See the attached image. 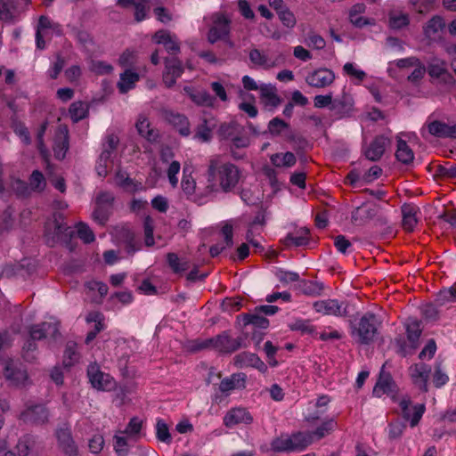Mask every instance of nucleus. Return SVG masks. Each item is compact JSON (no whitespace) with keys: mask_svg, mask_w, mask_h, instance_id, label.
Segmentation results:
<instances>
[{"mask_svg":"<svg viewBox=\"0 0 456 456\" xmlns=\"http://www.w3.org/2000/svg\"><path fill=\"white\" fill-rule=\"evenodd\" d=\"M205 191L211 196L233 192L243 180V170L221 154L210 156L204 173Z\"/></svg>","mask_w":456,"mask_h":456,"instance_id":"1","label":"nucleus"},{"mask_svg":"<svg viewBox=\"0 0 456 456\" xmlns=\"http://www.w3.org/2000/svg\"><path fill=\"white\" fill-rule=\"evenodd\" d=\"M381 321L371 313H365L358 322L351 323V336L362 345H369L378 335Z\"/></svg>","mask_w":456,"mask_h":456,"instance_id":"2","label":"nucleus"},{"mask_svg":"<svg viewBox=\"0 0 456 456\" xmlns=\"http://www.w3.org/2000/svg\"><path fill=\"white\" fill-rule=\"evenodd\" d=\"M242 341V338H232L227 331H224L216 338L206 339L201 342H195L193 350L213 347L219 352L232 353L241 347Z\"/></svg>","mask_w":456,"mask_h":456,"instance_id":"3","label":"nucleus"},{"mask_svg":"<svg viewBox=\"0 0 456 456\" xmlns=\"http://www.w3.org/2000/svg\"><path fill=\"white\" fill-rule=\"evenodd\" d=\"M427 72L431 77V82L450 91L455 85V78L448 71L447 63L439 59L432 60L428 67Z\"/></svg>","mask_w":456,"mask_h":456,"instance_id":"4","label":"nucleus"},{"mask_svg":"<svg viewBox=\"0 0 456 456\" xmlns=\"http://www.w3.org/2000/svg\"><path fill=\"white\" fill-rule=\"evenodd\" d=\"M189 169L183 167V175L181 181V187L187 198L198 204L205 203L210 197L209 193L205 191L206 183L203 186L198 185L195 179L189 173Z\"/></svg>","mask_w":456,"mask_h":456,"instance_id":"5","label":"nucleus"},{"mask_svg":"<svg viewBox=\"0 0 456 456\" xmlns=\"http://www.w3.org/2000/svg\"><path fill=\"white\" fill-rule=\"evenodd\" d=\"M4 376L10 386L16 387H26L29 383V379L26 368L22 363L9 360L4 363Z\"/></svg>","mask_w":456,"mask_h":456,"instance_id":"6","label":"nucleus"},{"mask_svg":"<svg viewBox=\"0 0 456 456\" xmlns=\"http://www.w3.org/2000/svg\"><path fill=\"white\" fill-rule=\"evenodd\" d=\"M314 310L322 315L346 317L348 315L347 303L335 298H327L315 301Z\"/></svg>","mask_w":456,"mask_h":456,"instance_id":"7","label":"nucleus"},{"mask_svg":"<svg viewBox=\"0 0 456 456\" xmlns=\"http://www.w3.org/2000/svg\"><path fill=\"white\" fill-rule=\"evenodd\" d=\"M212 26L208 33V40L215 44L220 40H225L230 34L231 20L223 13H215L211 17Z\"/></svg>","mask_w":456,"mask_h":456,"instance_id":"8","label":"nucleus"},{"mask_svg":"<svg viewBox=\"0 0 456 456\" xmlns=\"http://www.w3.org/2000/svg\"><path fill=\"white\" fill-rule=\"evenodd\" d=\"M19 419L24 423L44 425L49 420V411L45 404H30L20 412Z\"/></svg>","mask_w":456,"mask_h":456,"instance_id":"9","label":"nucleus"},{"mask_svg":"<svg viewBox=\"0 0 456 456\" xmlns=\"http://www.w3.org/2000/svg\"><path fill=\"white\" fill-rule=\"evenodd\" d=\"M87 376L93 387L110 391L115 388V380L107 373L102 372L96 363H91L87 368Z\"/></svg>","mask_w":456,"mask_h":456,"instance_id":"10","label":"nucleus"},{"mask_svg":"<svg viewBox=\"0 0 456 456\" xmlns=\"http://www.w3.org/2000/svg\"><path fill=\"white\" fill-rule=\"evenodd\" d=\"M399 407L404 419L409 420L411 427L419 424L425 411L424 403L412 404L409 396H403L399 401Z\"/></svg>","mask_w":456,"mask_h":456,"instance_id":"11","label":"nucleus"},{"mask_svg":"<svg viewBox=\"0 0 456 456\" xmlns=\"http://www.w3.org/2000/svg\"><path fill=\"white\" fill-rule=\"evenodd\" d=\"M115 242L123 247L128 254H134L139 249L134 232L126 225L117 226L112 232Z\"/></svg>","mask_w":456,"mask_h":456,"instance_id":"12","label":"nucleus"},{"mask_svg":"<svg viewBox=\"0 0 456 456\" xmlns=\"http://www.w3.org/2000/svg\"><path fill=\"white\" fill-rule=\"evenodd\" d=\"M28 333L32 340H41L46 338L56 339L60 336L59 323L57 322H44L34 324L28 328Z\"/></svg>","mask_w":456,"mask_h":456,"instance_id":"13","label":"nucleus"},{"mask_svg":"<svg viewBox=\"0 0 456 456\" xmlns=\"http://www.w3.org/2000/svg\"><path fill=\"white\" fill-rule=\"evenodd\" d=\"M335 80V74L332 70L321 68L311 73L305 77L308 86L316 88H324L330 86Z\"/></svg>","mask_w":456,"mask_h":456,"instance_id":"14","label":"nucleus"},{"mask_svg":"<svg viewBox=\"0 0 456 456\" xmlns=\"http://www.w3.org/2000/svg\"><path fill=\"white\" fill-rule=\"evenodd\" d=\"M183 72L182 62L176 58H167L165 60V71L163 73V83L167 87H172L177 78Z\"/></svg>","mask_w":456,"mask_h":456,"instance_id":"15","label":"nucleus"},{"mask_svg":"<svg viewBox=\"0 0 456 456\" xmlns=\"http://www.w3.org/2000/svg\"><path fill=\"white\" fill-rule=\"evenodd\" d=\"M223 421L226 428H231L241 423L250 424L253 421V418L246 408L235 407L226 412Z\"/></svg>","mask_w":456,"mask_h":456,"instance_id":"16","label":"nucleus"},{"mask_svg":"<svg viewBox=\"0 0 456 456\" xmlns=\"http://www.w3.org/2000/svg\"><path fill=\"white\" fill-rule=\"evenodd\" d=\"M425 126L428 132L435 137L456 139V124L449 125L443 121L428 120Z\"/></svg>","mask_w":456,"mask_h":456,"instance_id":"17","label":"nucleus"},{"mask_svg":"<svg viewBox=\"0 0 456 456\" xmlns=\"http://www.w3.org/2000/svg\"><path fill=\"white\" fill-rule=\"evenodd\" d=\"M412 382L422 391H428V380L431 372V367L426 363H415L409 368Z\"/></svg>","mask_w":456,"mask_h":456,"instance_id":"18","label":"nucleus"},{"mask_svg":"<svg viewBox=\"0 0 456 456\" xmlns=\"http://www.w3.org/2000/svg\"><path fill=\"white\" fill-rule=\"evenodd\" d=\"M391 143V140L385 135L376 136L368 148L364 151V155L370 161L379 160L387 147Z\"/></svg>","mask_w":456,"mask_h":456,"instance_id":"19","label":"nucleus"},{"mask_svg":"<svg viewBox=\"0 0 456 456\" xmlns=\"http://www.w3.org/2000/svg\"><path fill=\"white\" fill-rule=\"evenodd\" d=\"M152 38L156 44L163 45L170 54H176L180 52V45L176 37L167 30H158Z\"/></svg>","mask_w":456,"mask_h":456,"instance_id":"20","label":"nucleus"},{"mask_svg":"<svg viewBox=\"0 0 456 456\" xmlns=\"http://www.w3.org/2000/svg\"><path fill=\"white\" fill-rule=\"evenodd\" d=\"M69 150V131L67 126H60L55 135L53 152L57 159H63Z\"/></svg>","mask_w":456,"mask_h":456,"instance_id":"21","label":"nucleus"},{"mask_svg":"<svg viewBox=\"0 0 456 456\" xmlns=\"http://www.w3.org/2000/svg\"><path fill=\"white\" fill-rule=\"evenodd\" d=\"M246 387V375L244 373H233L224 378L219 384V390L225 395L236 389H243Z\"/></svg>","mask_w":456,"mask_h":456,"instance_id":"22","label":"nucleus"},{"mask_svg":"<svg viewBox=\"0 0 456 456\" xmlns=\"http://www.w3.org/2000/svg\"><path fill=\"white\" fill-rule=\"evenodd\" d=\"M117 4L122 8L134 7V20L137 22L148 18L150 11L149 0H116Z\"/></svg>","mask_w":456,"mask_h":456,"instance_id":"23","label":"nucleus"},{"mask_svg":"<svg viewBox=\"0 0 456 456\" xmlns=\"http://www.w3.org/2000/svg\"><path fill=\"white\" fill-rule=\"evenodd\" d=\"M183 92L190 99L198 106L213 107L215 104V97L206 90H198L192 86H184Z\"/></svg>","mask_w":456,"mask_h":456,"instance_id":"24","label":"nucleus"},{"mask_svg":"<svg viewBox=\"0 0 456 456\" xmlns=\"http://www.w3.org/2000/svg\"><path fill=\"white\" fill-rule=\"evenodd\" d=\"M115 183L124 191L134 193L145 190V187L139 181L129 177L128 174L123 170H118L115 174Z\"/></svg>","mask_w":456,"mask_h":456,"instance_id":"25","label":"nucleus"},{"mask_svg":"<svg viewBox=\"0 0 456 456\" xmlns=\"http://www.w3.org/2000/svg\"><path fill=\"white\" fill-rule=\"evenodd\" d=\"M366 11V5L362 3L354 4L348 12L350 22L355 27L362 28L368 25H373L374 20L362 16Z\"/></svg>","mask_w":456,"mask_h":456,"instance_id":"26","label":"nucleus"},{"mask_svg":"<svg viewBox=\"0 0 456 456\" xmlns=\"http://www.w3.org/2000/svg\"><path fill=\"white\" fill-rule=\"evenodd\" d=\"M309 229L306 227H300L295 229L293 232H289L282 240L286 247H301L309 243Z\"/></svg>","mask_w":456,"mask_h":456,"instance_id":"27","label":"nucleus"},{"mask_svg":"<svg viewBox=\"0 0 456 456\" xmlns=\"http://www.w3.org/2000/svg\"><path fill=\"white\" fill-rule=\"evenodd\" d=\"M167 120L184 137L191 134V125L188 118L180 113L167 112L166 114Z\"/></svg>","mask_w":456,"mask_h":456,"instance_id":"28","label":"nucleus"},{"mask_svg":"<svg viewBox=\"0 0 456 456\" xmlns=\"http://www.w3.org/2000/svg\"><path fill=\"white\" fill-rule=\"evenodd\" d=\"M56 437L63 452L73 456L77 454V445L72 438L71 431L68 428H61L56 431Z\"/></svg>","mask_w":456,"mask_h":456,"instance_id":"29","label":"nucleus"},{"mask_svg":"<svg viewBox=\"0 0 456 456\" xmlns=\"http://www.w3.org/2000/svg\"><path fill=\"white\" fill-rule=\"evenodd\" d=\"M403 227L407 232H412L418 224L417 213L419 208L412 204H403L401 208Z\"/></svg>","mask_w":456,"mask_h":456,"instance_id":"30","label":"nucleus"},{"mask_svg":"<svg viewBox=\"0 0 456 456\" xmlns=\"http://www.w3.org/2000/svg\"><path fill=\"white\" fill-rule=\"evenodd\" d=\"M353 106V98L349 94H344L340 98L333 100L330 110L339 118H343L351 113Z\"/></svg>","mask_w":456,"mask_h":456,"instance_id":"31","label":"nucleus"},{"mask_svg":"<svg viewBox=\"0 0 456 456\" xmlns=\"http://www.w3.org/2000/svg\"><path fill=\"white\" fill-rule=\"evenodd\" d=\"M445 28L444 20L441 16H434L424 27V34L430 40H436L441 37Z\"/></svg>","mask_w":456,"mask_h":456,"instance_id":"32","label":"nucleus"},{"mask_svg":"<svg viewBox=\"0 0 456 456\" xmlns=\"http://www.w3.org/2000/svg\"><path fill=\"white\" fill-rule=\"evenodd\" d=\"M235 364L240 368L254 367L258 370L265 369V363L253 353L243 352L237 354L234 358Z\"/></svg>","mask_w":456,"mask_h":456,"instance_id":"33","label":"nucleus"},{"mask_svg":"<svg viewBox=\"0 0 456 456\" xmlns=\"http://www.w3.org/2000/svg\"><path fill=\"white\" fill-rule=\"evenodd\" d=\"M140 76L138 73L132 69H126L120 74L119 81L117 84V87L120 94H126L129 90L134 88L135 84L139 81Z\"/></svg>","mask_w":456,"mask_h":456,"instance_id":"34","label":"nucleus"},{"mask_svg":"<svg viewBox=\"0 0 456 456\" xmlns=\"http://www.w3.org/2000/svg\"><path fill=\"white\" fill-rule=\"evenodd\" d=\"M135 127L137 129L138 134L142 137L145 138L147 141H157L159 137V132L158 130L151 127V122L146 117L140 115L136 121Z\"/></svg>","mask_w":456,"mask_h":456,"instance_id":"35","label":"nucleus"},{"mask_svg":"<svg viewBox=\"0 0 456 456\" xmlns=\"http://www.w3.org/2000/svg\"><path fill=\"white\" fill-rule=\"evenodd\" d=\"M243 129L244 127L236 121L224 122L218 127L217 135L220 140L231 142Z\"/></svg>","mask_w":456,"mask_h":456,"instance_id":"36","label":"nucleus"},{"mask_svg":"<svg viewBox=\"0 0 456 456\" xmlns=\"http://www.w3.org/2000/svg\"><path fill=\"white\" fill-rule=\"evenodd\" d=\"M379 210L378 205H362L352 213V219L358 224H362L374 218Z\"/></svg>","mask_w":456,"mask_h":456,"instance_id":"37","label":"nucleus"},{"mask_svg":"<svg viewBox=\"0 0 456 456\" xmlns=\"http://www.w3.org/2000/svg\"><path fill=\"white\" fill-rule=\"evenodd\" d=\"M395 387V385L391 376L381 371L372 393L377 397H381L384 395H391Z\"/></svg>","mask_w":456,"mask_h":456,"instance_id":"38","label":"nucleus"},{"mask_svg":"<svg viewBox=\"0 0 456 456\" xmlns=\"http://www.w3.org/2000/svg\"><path fill=\"white\" fill-rule=\"evenodd\" d=\"M336 427L337 421L335 418H329L324 419L320 426H318L314 430L310 432L315 442L331 434L335 430Z\"/></svg>","mask_w":456,"mask_h":456,"instance_id":"39","label":"nucleus"},{"mask_svg":"<svg viewBox=\"0 0 456 456\" xmlns=\"http://www.w3.org/2000/svg\"><path fill=\"white\" fill-rule=\"evenodd\" d=\"M249 144L250 138L245 129H243L241 133H239V134L231 141V155L233 159L239 160L243 158V156L235 151L234 149L247 148Z\"/></svg>","mask_w":456,"mask_h":456,"instance_id":"40","label":"nucleus"},{"mask_svg":"<svg viewBox=\"0 0 456 456\" xmlns=\"http://www.w3.org/2000/svg\"><path fill=\"white\" fill-rule=\"evenodd\" d=\"M89 105L86 102L77 101L70 104L69 114L73 122L77 123L88 116Z\"/></svg>","mask_w":456,"mask_h":456,"instance_id":"41","label":"nucleus"},{"mask_svg":"<svg viewBox=\"0 0 456 456\" xmlns=\"http://www.w3.org/2000/svg\"><path fill=\"white\" fill-rule=\"evenodd\" d=\"M260 97L265 106L277 107L281 100L276 94L275 87L270 85H263L259 87Z\"/></svg>","mask_w":456,"mask_h":456,"instance_id":"42","label":"nucleus"},{"mask_svg":"<svg viewBox=\"0 0 456 456\" xmlns=\"http://www.w3.org/2000/svg\"><path fill=\"white\" fill-rule=\"evenodd\" d=\"M396 159L404 164L409 165L414 159V153L407 142L402 139L397 140V148L395 151Z\"/></svg>","mask_w":456,"mask_h":456,"instance_id":"43","label":"nucleus"},{"mask_svg":"<svg viewBox=\"0 0 456 456\" xmlns=\"http://www.w3.org/2000/svg\"><path fill=\"white\" fill-rule=\"evenodd\" d=\"M248 58L251 64L254 67H261L264 69H269L273 66V62H272L268 56L262 51L253 48L248 53Z\"/></svg>","mask_w":456,"mask_h":456,"instance_id":"44","label":"nucleus"},{"mask_svg":"<svg viewBox=\"0 0 456 456\" xmlns=\"http://www.w3.org/2000/svg\"><path fill=\"white\" fill-rule=\"evenodd\" d=\"M407 338L412 344V349L418 346V341L421 335L420 322L416 319H410L406 323Z\"/></svg>","mask_w":456,"mask_h":456,"instance_id":"45","label":"nucleus"},{"mask_svg":"<svg viewBox=\"0 0 456 456\" xmlns=\"http://www.w3.org/2000/svg\"><path fill=\"white\" fill-rule=\"evenodd\" d=\"M270 159L276 167H291L297 162L296 156L290 151L273 154Z\"/></svg>","mask_w":456,"mask_h":456,"instance_id":"46","label":"nucleus"},{"mask_svg":"<svg viewBox=\"0 0 456 456\" xmlns=\"http://www.w3.org/2000/svg\"><path fill=\"white\" fill-rule=\"evenodd\" d=\"M289 328L292 331H299L302 334L317 335L316 328L311 323L310 320L295 319L289 323Z\"/></svg>","mask_w":456,"mask_h":456,"instance_id":"47","label":"nucleus"},{"mask_svg":"<svg viewBox=\"0 0 456 456\" xmlns=\"http://www.w3.org/2000/svg\"><path fill=\"white\" fill-rule=\"evenodd\" d=\"M167 261L175 273L182 274L190 267V263L185 258H180L175 253H168Z\"/></svg>","mask_w":456,"mask_h":456,"instance_id":"48","label":"nucleus"},{"mask_svg":"<svg viewBox=\"0 0 456 456\" xmlns=\"http://www.w3.org/2000/svg\"><path fill=\"white\" fill-rule=\"evenodd\" d=\"M291 439L293 451H303L314 442L310 431L293 434Z\"/></svg>","mask_w":456,"mask_h":456,"instance_id":"49","label":"nucleus"},{"mask_svg":"<svg viewBox=\"0 0 456 456\" xmlns=\"http://www.w3.org/2000/svg\"><path fill=\"white\" fill-rule=\"evenodd\" d=\"M213 126L214 124H210V121L204 118L202 123L197 126L193 138L201 142H210L212 139Z\"/></svg>","mask_w":456,"mask_h":456,"instance_id":"50","label":"nucleus"},{"mask_svg":"<svg viewBox=\"0 0 456 456\" xmlns=\"http://www.w3.org/2000/svg\"><path fill=\"white\" fill-rule=\"evenodd\" d=\"M301 291L306 296H321L324 290V285L321 281L304 280L300 283Z\"/></svg>","mask_w":456,"mask_h":456,"instance_id":"51","label":"nucleus"},{"mask_svg":"<svg viewBox=\"0 0 456 456\" xmlns=\"http://www.w3.org/2000/svg\"><path fill=\"white\" fill-rule=\"evenodd\" d=\"M80 354L77 352V346L75 342H68L63 354V364L65 367H71L78 362Z\"/></svg>","mask_w":456,"mask_h":456,"instance_id":"52","label":"nucleus"},{"mask_svg":"<svg viewBox=\"0 0 456 456\" xmlns=\"http://www.w3.org/2000/svg\"><path fill=\"white\" fill-rule=\"evenodd\" d=\"M46 128H47V122H44L38 128V131L37 134V149H38L42 158L47 163V169H49L51 167L49 164V152H48L46 146L44 143V135L45 134Z\"/></svg>","mask_w":456,"mask_h":456,"instance_id":"53","label":"nucleus"},{"mask_svg":"<svg viewBox=\"0 0 456 456\" xmlns=\"http://www.w3.org/2000/svg\"><path fill=\"white\" fill-rule=\"evenodd\" d=\"M410 22L409 15L404 12H393L389 14V27L393 29H400Z\"/></svg>","mask_w":456,"mask_h":456,"instance_id":"54","label":"nucleus"},{"mask_svg":"<svg viewBox=\"0 0 456 456\" xmlns=\"http://www.w3.org/2000/svg\"><path fill=\"white\" fill-rule=\"evenodd\" d=\"M28 183L32 191L41 192L46 186V181L39 170H34L28 178Z\"/></svg>","mask_w":456,"mask_h":456,"instance_id":"55","label":"nucleus"},{"mask_svg":"<svg viewBox=\"0 0 456 456\" xmlns=\"http://www.w3.org/2000/svg\"><path fill=\"white\" fill-rule=\"evenodd\" d=\"M15 9L14 0H0V20L12 21Z\"/></svg>","mask_w":456,"mask_h":456,"instance_id":"56","label":"nucleus"},{"mask_svg":"<svg viewBox=\"0 0 456 456\" xmlns=\"http://www.w3.org/2000/svg\"><path fill=\"white\" fill-rule=\"evenodd\" d=\"M277 16L281 20V24L285 28L292 29L296 27L297 18L294 12L289 7H287L283 11L279 12V13H277Z\"/></svg>","mask_w":456,"mask_h":456,"instance_id":"57","label":"nucleus"},{"mask_svg":"<svg viewBox=\"0 0 456 456\" xmlns=\"http://www.w3.org/2000/svg\"><path fill=\"white\" fill-rule=\"evenodd\" d=\"M436 301L439 305L456 302V288L451 287L440 290L436 296Z\"/></svg>","mask_w":456,"mask_h":456,"instance_id":"58","label":"nucleus"},{"mask_svg":"<svg viewBox=\"0 0 456 456\" xmlns=\"http://www.w3.org/2000/svg\"><path fill=\"white\" fill-rule=\"evenodd\" d=\"M110 158L111 156L108 151H102L95 167L99 176L105 177L108 175V167L110 162Z\"/></svg>","mask_w":456,"mask_h":456,"instance_id":"59","label":"nucleus"},{"mask_svg":"<svg viewBox=\"0 0 456 456\" xmlns=\"http://www.w3.org/2000/svg\"><path fill=\"white\" fill-rule=\"evenodd\" d=\"M419 59L414 56L403 58L395 60L393 61L389 62V71L391 72L393 70L394 67H396L398 69H410L413 68L415 65H419Z\"/></svg>","mask_w":456,"mask_h":456,"instance_id":"60","label":"nucleus"},{"mask_svg":"<svg viewBox=\"0 0 456 456\" xmlns=\"http://www.w3.org/2000/svg\"><path fill=\"white\" fill-rule=\"evenodd\" d=\"M180 169L181 165L177 160H172L167 169V179L172 188H176L178 185L179 181L177 175L179 174Z\"/></svg>","mask_w":456,"mask_h":456,"instance_id":"61","label":"nucleus"},{"mask_svg":"<svg viewBox=\"0 0 456 456\" xmlns=\"http://www.w3.org/2000/svg\"><path fill=\"white\" fill-rule=\"evenodd\" d=\"M156 436L159 441L170 444L172 441L169 429L166 422L162 419H159L156 425Z\"/></svg>","mask_w":456,"mask_h":456,"instance_id":"62","label":"nucleus"},{"mask_svg":"<svg viewBox=\"0 0 456 456\" xmlns=\"http://www.w3.org/2000/svg\"><path fill=\"white\" fill-rule=\"evenodd\" d=\"M110 215V208L106 206L96 205L92 216L93 219L101 225H104L109 219Z\"/></svg>","mask_w":456,"mask_h":456,"instance_id":"63","label":"nucleus"},{"mask_svg":"<svg viewBox=\"0 0 456 456\" xmlns=\"http://www.w3.org/2000/svg\"><path fill=\"white\" fill-rule=\"evenodd\" d=\"M272 449L274 452H293V444L291 436L287 438H277L272 443Z\"/></svg>","mask_w":456,"mask_h":456,"instance_id":"64","label":"nucleus"}]
</instances>
